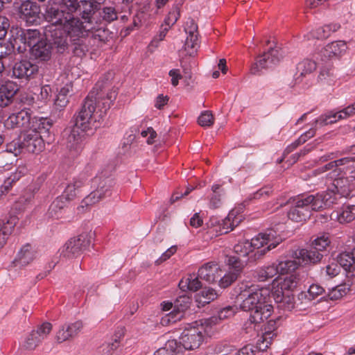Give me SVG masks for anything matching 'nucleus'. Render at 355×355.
<instances>
[{
	"instance_id": "obj_34",
	"label": "nucleus",
	"mask_w": 355,
	"mask_h": 355,
	"mask_svg": "<svg viewBox=\"0 0 355 355\" xmlns=\"http://www.w3.org/2000/svg\"><path fill=\"white\" fill-rule=\"evenodd\" d=\"M316 69V63L311 60H304L299 62L297 65V72L295 73V81L300 83L301 78L311 74Z\"/></svg>"
},
{
	"instance_id": "obj_57",
	"label": "nucleus",
	"mask_w": 355,
	"mask_h": 355,
	"mask_svg": "<svg viewBox=\"0 0 355 355\" xmlns=\"http://www.w3.org/2000/svg\"><path fill=\"white\" fill-rule=\"evenodd\" d=\"M214 116L211 112L205 111L198 117V124L202 127H209L214 123Z\"/></svg>"
},
{
	"instance_id": "obj_55",
	"label": "nucleus",
	"mask_w": 355,
	"mask_h": 355,
	"mask_svg": "<svg viewBox=\"0 0 355 355\" xmlns=\"http://www.w3.org/2000/svg\"><path fill=\"white\" fill-rule=\"evenodd\" d=\"M240 273L234 271H230L227 274L220 277L219 285L221 288H226L231 285L234 281L237 279Z\"/></svg>"
},
{
	"instance_id": "obj_5",
	"label": "nucleus",
	"mask_w": 355,
	"mask_h": 355,
	"mask_svg": "<svg viewBox=\"0 0 355 355\" xmlns=\"http://www.w3.org/2000/svg\"><path fill=\"white\" fill-rule=\"evenodd\" d=\"M62 28L66 33L67 42H68V37L70 40L71 48L74 54L79 57L85 55L88 51L87 36L88 35V31L92 29L85 28L84 21H81L78 18L74 17ZM67 44L69 48V43Z\"/></svg>"
},
{
	"instance_id": "obj_47",
	"label": "nucleus",
	"mask_w": 355,
	"mask_h": 355,
	"mask_svg": "<svg viewBox=\"0 0 355 355\" xmlns=\"http://www.w3.org/2000/svg\"><path fill=\"white\" fill-rule=\"evenodd\" d=\"M278 272L276 265L268 266L258 271L257 277L260 282H265L273 278Z\"/></svg>"
},
{
	"instance_id": "obj_29",
	"label": "nucleus",
	"mask_w": 355,
	"mask_h": 355,
	"mask_svg": "<svg viewBox=\"0 0 355 355\" xmlns=\"http://www.w3.org/2000/svg\"><path fill=\"white\" fill-rule=\"evenodd\" d=\"M49 39H42L35 46L33 47L31 50V53L35 59L41 61H46L50 59L51 55V46L47 43L46 40Z\"/></svg>"
},
{
	"instance_id": "obj_22",
	"label": "nucleus",
	"mask_w": 355,
	"mask_h": 355,
	"mask_svg": "<svg viewBox=\"0 0 355 355\" xmlns=\"http://www.w3.org/2000/svg\"><path fill=\"white\" fill-rule=\"evenodd\" d=\"M83 327V322L80 320L72 323L64 324L56 334V340L58 343H62L78 335Z\"/></svg>"
},
{
	"instance_id": "obj_53",
	"label": "nucleus",
	"mask_w": 355,
	"mask_h": 355,
	"mask_svg": "<svg viewBox=\"0 0 355 355\" xmlns=\"http://www.w3.org/2000/svg\"><path fill=\"white\" fill-rule=\"evenodd\" d=\"M191 298L185 295L178 297L174 302V309L180 312H184L189 308Z\"/></svg>"
},
{
	"instance_id": "obj_43",
	"label": "nucleus",
	"mask_w": 355,
	"mask_h": 355,
	"mask_svg": "<svg viewBox=\"0 0 355 355\" xmlns=\"http://www.w3.org/2000/svg\"><path fill=\"white\" fill-rule=\"evenodd\" d=\"M300 262L295 259H286L279 261L276 265L280 275L288 274L294 272L299 266Z\"/></svg>"
},
{
	"instance_id": "obj_38",
	"label": "nucleus",
	"mask_w": 355,
	"mask_h": 355,
	"mask_svg": "<svg viewBox=\"0 0 355 355\" xmlns=\"http://www.w3.org/2000/svg\"><path fill=\"white\" fill-rule=\"evenodd\" d=\"M15 43L11 42H0V60H6L11 65L15 59Z\"/></svg>"
},
{
	"instance_id": "obj_13",
	"label": "nucleus",
	"mask_w": 355,
	"mask_h": 355,
	"mask_svg": "<svg viewBox=\"0 0 355 355\" xmlns=\"http://www.w3.org/2000/svg\"><path fill=\"white\" fill-rule=\"evenodd\" d=\"M184 31L187 34L184 45V50L192 56L200 46L198 25L193 19H189L184 26Z\"/></svg>"
},
{
	"instance_id": "obj_17",
	"label": "nucleus",
	"mask_w": 355,
	"mask_h": 355,
	"mask_svg": "<svg viewBox=\"0 0 355 355\" xmlns=\"http://www.w3.org/2000/svg\"><path fill=\"white\" fill-rule=\"evenodd\" d=\"M44 37L37 29H20L17 33V37L14 39L15 44L22 43L30 47V49L35 46Z\"/></svg>"
},
{
	"instance_id": "obj_25",
	"label": "nucleus",
	"mask_w": 355,
	"mask_h": 355,
	"mask_svg": "<svg viewBox=\"0 0 355 355\" xmlns=\"http://www.w3.org/2000/svg\"><path fill=\"white\" fill-rule=\"evenodd\" d=\"M221 270L218 264L214 262H209L204 264L198 270V277L209 283L216 282L221 276Z\"/></svg>"
},
{
	"instance_id": "obj_19",
	"label": "nucleus",
	"mask_w": 355,
	"mask_h": 355,
	"mask_svg": "<svg viewBox=\"0 0 355 355\" xmlns=\"http://www.w3.org/2000/svg\"><path fill=\"white\" fill-rule=\"evenodd\" d=\"M87 180V178L85 173L80 174L77 178H73L67 183L64 191L60 196L69 202L73 200L80 193Z\"/></svg>"
},
{
	"instance_id": "obj_28",
	"label": "nucleus",
	"mask_w": 355,
	"mask_h": 355,
	"mask_svg": "<svg viewBox=\"0 0 355 355\" xmlns=\"http://www.w3.org/2000/svg\"><path fill=\"white\" fill-rule=\"evenodd\" d=\"M36 257V252L28 243L23 245L14 260L15 266H26Z\"/></svg>"
},
{
	"instance_id": "obj_8",
	"label": "nucleus",
	"mask_w": 355,
	"mask_h": 355,
	"mask_svg": "<svg viewBox=\"0 0 355 355\" xmlns=\"http://www.w3.org/2000/svg\"><path fill=\"white\" fill-rule=\"evenodd\" d=\"M92 234L83 233L76 238L69 239L60 250V259H73L82 254L89 247Z\"/></svg>"
},
{
	"instance_id": "obj_30",
	"label": "nucleus",
	"mask_w": 355,
	"mask_h": 355,
	"mask_svg": "<svg viewBox=\"0 0 355 355\" xmlns=\"http://www.w3.org/2000/svg\"><path fill=\"white\" fill-rule=\"evenodd\" d=\"M336 262L340 268H343L348 277H355V261L349 252L341 253L338 255Z\"/></svg>"
},
{
	"instance_id": "obj_58",
	"label": "nucleus",
	"mask_w": 355,
	"mask_h": 355,
	"mask_svg": "<svg viewBox=\"0 0 355 355\" xmlns=\"http://www.w3.org/2000/svg\"><path fill=\"white\" fill-rule=\"evenodd\" d=\"M183 317V313L173 309L165 318H162V322L166 324L175 323L180 321Z\"/></svg>"
},
{
	"instance_id": "obj_41",
	"label": "nucleus",
	"mask_w": 355,
	"mask_h": 355,
	"mask_svg": "<svg viewBox=\"0 0 355 355\" xmlns=\"http://www.w3.org/2000/svg\"><path fill=\"white\" fill-rule=\"evenodd\" d=\"M322 295H324L322 297H327L325 289L318 284H313L309 288L308 294L301 293L298 298L300 300L305 297L311 301Z\"/></svg>"
},
{
	"instance_id": "obj_62",
	"label": "nucleus",
	"mask_w": 355,
	"mask_h": 355,
	"mask_svg": "<svg viewBox=\"0 0 355 355\" xmlns=\"http://www.w3.org/2000/svg\"><path fill=\"white\" fill-rule=\"evenodd\" d=\"M318 80L331 85L334 82L333 73L329 69H322L318 76Z\"/></svg>"
},
{
	"instance_id": "obj_9",
	"label": "nucleus",
	"mask_w": 355,
	"mask_h": 355,
	"mask_svg": "<svg viewBox=\"0 0 355 355\" xmlns=\"http://www.w3.org/2000/svg\"><path fill=\"white\" fill-rule=\"evenodd\" d=\"M200 322L199 324L198 322L196 321L183 331L178 343L180 348L182 347L185 349L191 350L199 347L203 340V332L206 331L204 327L205 324L201 321Z\"/></svg>"
},
{
	"instance_id": "obj_35",
	"label": "nucleus",
	"mask_w": 355,
	"mask_h": 355,
	"mask_svg": "<svg viewBox=\"0 0 355 355\" xmlns=\"http://www.w3.org/2000/svg\"><path fill=\"white\" fill-rule=\"evenodd\" d=\"M68 203L69 202L64 200L61 196L57 197L49 208V216L53 218L62 217V212L64 208L67 207Z\"/></svg>"
},
{
	"instance_id": "obj_45",
	"label": "nucleus",
	"mask_w": 355,
	"mask_h": 355,
	"mask_svg": "<svg viewBox=\"0 0 355 355\" xmlns=\"http://www.w3.org/2000/svg\"><path fill=\"white\" fill-rule=\"evenodd\" d=\"M239 223L238 218L234 216V214L232 211L228 216L222 220L220 224V232L221 234H227L233 230L234 227Z\"/></svg>"
},
{
	"instance_id": "obj_56",
	"label": "nucleus",
	"mask_w": 355,
	"mask_h": 355,
	"mask_svg": "<svg viewBox=\"0 0 355 355\" xmlns=\"http://www.w3.org/2000/svg\"><path fill=\"white\" fill-rule=\"evenodd\" d=\"M273 338H271L270 334H263L257 340V345L254 348L257 349L259 351L263 352L266 350L269 345L271 344V342Z\"/></svg>"
},
{
	"instance_id": "obj_33",
	"label": "nucleus",
	"mask_w": 355,
	"mask_h": 355,
	"mask_svg": "<svg viewBox=\"0 0 355 355\" xmlns=\"http://www.w3.org/2000/svg\"><path fill=\"white\" fill-rule=\"evenodd\" d=\"M340 28V25L337 23L329 24L319 27L315 30L311 31L308 35L309 39L311 37L315 39H326L329 37L331 33L336 32Z\"/></svg>"
},
{
	"instance_id": "obj_52",
	"label": "nucleus",
	"mask_w": 355,
	"mask_h": 355,
	"mask_svg": "<svg viewBox=\"0 0 355 355\" xmlns=\"http://www.w3.org/2000/svg\"><path fill=\"white\" fill-rule=\"evenodd\" d=\"M227 263L230 266V271H234L241 274L246 261L242 260L241 257L239 256H230L228 257Z\"/></svg>"
},
{
	"instance_id": "obj_54",
	"label": "nucleus",
	"mask_w": 355,
	"mask_h": 355,
	"mask_svg": "<svg viewBox=\"0 0 355 355\" xmlns=\"http://www.w3.org/2000/svg\"><path fill=\"white\" fill-rule=\"evenodd\" d=\"M218 295L216 291L211 288H205L200 293V301L202 303L208 304L211 301H214L218 297Z\"/></svg>"
},
{
	"instance_id": "obj_16",
	"label": "nucleus",
	"mask_w": 355,
	"mask_h": 355,
	"mask_svg": "<svg viewBox=\"0 0 355 355\" xmlns=\"http://www.w3.org/2000/svg\"><path fill=\"white\" fill-rule=\"evenodd\" d=\"M22 148L24 151L37 153L44 147V141L41 135L32 129H28L22 135Z\"/></svg>"
},
{
	"instance_id": "obj_15",
	"label": "nucleus",
	"mask_w": 355,
	"mask_h": 355,
	"mask_svg": "<svg viewBox=\"0 0 355 355\" xmlns=\"http://www.w3.org/2000/svg\"><path fill=\"white\" fill-rule=\"evenodd\" d=\"M33 118L29 109H23L17 113L11 114L6 121L8 128H23L24 131L31 129Z\"/></svg>"
},
{
	"instance_id": "obj_51",
	"label": "nucleus",
	"mask_w": 355,
	"mask_h": 355,
	"mask_svg": "<svg viewBox=\"0 0 355 355\" xmlns=\"http://www.w3.org/2000/svg\"><path fill=\"white\" fill-rule=\"evenodd\" d=\"M234 251L237 254L236 256L243 258H245L250 254L252 253L248 240L239 242L235 245L234 247Z\"/></svg>"
},
{
	"instance_id": "obj_1",
	"label": "nucleus",
	"mask_w": 355,
	"mask_h": 355,
	"mask_svg": "<svg viewBox=\"0 0 355 355\" xmlns=\"http://www.w3.org/2000/svg\"><path fill=\"white\" fill-rule=\"evenodd\" d=\"M116 96V89L110 90L105 96L96 85L85 98L80 110L76 114L74 126L66 128L62 132V141L70 158L77 157L83 148V135L79 130L88 135L93 134L101 126L103 117Z\"/></svg>"
},
{
	"instance_id": "obj_2",
	"label": "nucleus",
	"mask_w": 355,
	"mask_h": 355,
	"mask_svg": "<svg viewBox=\"0 0 355 355\" xmlns=\"http://www.w3.org/2000/svg\"><path fill=\"white\" fill-rule=\"evenodd\" d=\"M335 200L332 191H326L316 194L298 196L279 202V207L291 205L288 218L295 222L306 220L311 216V210L318 211L331 206Z\"/></svg>"
},
{
	"instance_id": "obj_26",
	"label": "nucleus",
	"mask_w": 355,
	"mask_h": 355,
	"mask_svg": "<svg viewBox=\"0 0 355 355\" xmlns=\"http://www.w3.org/2000/svg\"><path fill=\"white\" fill-rule=\"evenodd\" d=\"M18 89V85L13 81L8 80L0 84V107L10 104Z\"/></svg>"
},
{
	"instance_id": "obj_37",
	"label": "nucleus",
	"mask_w": 355,
	"mask_h": 355,
	"mask_svg": "<svg viewBox=\"0 0 355 355\" xmlns=\"http://www.w3.org/2000/svg\"><path fill=\"white\" fill-rule=\"evenodd\" d=\"M236 308L232 306H227L221 309L218 311L217 315L212 316L209 319L205 321V325L211 326L212 324H216L218 322V320H223L225 319L230 318L232 317L236 313Z\"/></svg>"
},
{
	"instance_id": "obj_59",
	"label": "nucleus",
	"mask_w": 355,
	"mask_h": 355,
	"mask_svg": "<svg viewBox=\"0 0 355 355\" xmlns=\"http://www.w3.org/2000/svg\"><path fill=\"white\" fill-rule=\"evenodd\" d=\"M123 336H124V328L123 327L118 328L114 334V342L112 343H109L107 345V352H110L111 350L112 351L115 350L119 346L118 343H119L120 339L121 338H123Z\"/></svg>"
},
{
	"instance_id": "obj_64",
	"label": "nucleus",
	"mask_w": 355,
	"mask_h": 355,
	"mask_svg": "<svg viewBox=\"0 0 355 355\" xmlns=\"http://www.w3.org/2000/svg\"><path fill=\"white\" fill-rule=\"evenodd\" d=\"M27 173V168L25 166H19L15 173H12L8 179L14 184L18 181L22 176Z\"/></svg>"
},
{
	"instance_id": "obj_7",
	"label": "nucleus",
	"mask_w": 355,
	"mask_h": 355,
	"mask_svg": "<svg viewBox=\"0 0 355 355\" xmlns=\"http://www.w3.org/2000/svg\"><path fill=\"white\" fill-rule=\"evenodd\" d=\"M282 239L277 235V232L274 229L268 230L264 233H260L257 236L252 238L249 241L254 259H259L263 256L266 252L275 248L282 242Z\"/></svg>"
},
{
	"instance_id": "obj_11",
	"label": "nucleus",
	"mask_w": 355,
	"mask_h": 355,
	"mask_svg": "<svg viewBox=\"0 0 355 355\" xmlns=\"http://www.w3.org/2000/svg\"><path fill=\"white\" fill-rule=\"evenodd\" d=\"M51 329V323L44 322L24 337L21 343V347L26 350L35 349L47 337Z\"/></svg>"
},
{
	"instance_id": "obj_21",
	"label": "nucleus",
	"mask_w": 355,
	"mask_h": 355,
	"mask_svg": "<svg viewBox=\"0 0 355 355\" xmlns=\"http://www.w3.org/2000/svg\"><path fill=\"white\" fill-rule=\"evenodd\" d=\"M355 113V103H353L348 107L334 112L331 111L324 115H322L316 120V123H319L320 125H328L334 123L337 121L347 118Z\"/></svg>"
},
{
	"instance_id": "obj_40",
	"label": "nucleus",
	"mask_w": 355,
	"mask_h": 355,
	"mask_svg": "<svg viewBox=\"0 0 355 355\" xmlns=\"http://www.w3.org/2000/svg\"><path fill=\"white\" fill-rule=\"evenodd\" d=\"M331 243L329 233H320L311 243V246L315 250L322 252L324 254L327 252V248Z\"/></svg>"
},
{
	"instance_id": "obj_10",
	"label": "nucleus",
	"mask_w": 355,
	"mask_h": 355,
	"mask_svg": "<svg viewBox=\"0 0 355 355\" xmlns=\"http://www.w3.org/2000/svg\"><path fill=\"white\" fill-rule=\"evenodd\" d=\"M283 58V53L278 47H270L267 51L259 55L250 69L252 74L257 75L262 69L272 67L278 64Z\"/></svg>"
},
{
	"instance_id": "obj_23",
	"label": "nucleus",
	"mask_w": 355,
	"mask_h": 355,
	"mask_svg": "<svg viewBox=\"0 0 355 355\" xmlns=\"http://www.w3.org/2000/svg\"><path fill=\"white\" fill-rule=\"evenodd\" d=\"M347 49L345 41L338 40L332 42L326 45L320 52L322 61H327L334 57H338L346 51Z\"/></svg>"
},
{
	"instance_id": "obj_4",
	"label": "nucleus",
	"mask_w": 355,
	"mask_h": 355,
	"mask_svg": "<svg viewBox=\"0 0 355 355\" xmlns=\"http://www.w3.org/2000/svg\"><path fill=\"white\" fill-rule=\"evenodd\" d=\"M45 18L51 25L45 27L44 35L58 53H64L68 49V44L66 33L62 28L73 19V17L68 15L58 5H55L47 8Z\"/></svg>"
},
{
	"instance_id": "obj_44",
	"label": "nucleus",
	"mask_w": 355,
	"mask_h": 355,
	"mask_svg": "<svg viewBox=\"0 0 355 355\" xmlns=\"http://www.w3.org/2000/svg\"><path fill=\"white\" fill-rule=\"evenodd\" d=\"M80 2L78 0H60L58 4L70 17L80 8Z\"/></svg>"
},
{
	"instance_id": "obj_60",
	"label": "nucleus",
	"mask_w": 355,
	"mask_h": 355,
	"mask_svg": "<svg viewBox=\"0 0 355 355\" xmlns=\"http://www.w3.org/2000/svg\"><path fill=\"white\" fill-rule=\"evenodd\" d=\"M279 298V297L278 296L275 300L277 302H279L280 303L282 304V306L284 307V309L291 311L293 309L295 308V302L294 301L293 297L290 295H283L282 297H280V299Z\"/></svg>"
},
{
	"instance_id": "obj_42",
	"label": "nucleus",
	"mask_w": 355,
	"mask_h": 355,
	"mask_svg": "<svg viewBox=\"0 0 355 355\" xmlns=\"http://www.w3.org/2000/svg\"><path fill=\"white\" fill-rule=\"evenodd\" d=\"M180 351V345L176 340H168L164 347L158 349L154 355H177Z\"/></svg>"
},
{
	"instance_id": "obj_18",
	"label": "nucleus",
	"mask_w": 355,
	"mask_h": 355,
	"mask_svg": "<svg viewBox=\"0 0 355 355\" xmlns=\"http://www.w3.org/2000/svg\"><path fill=\"white\" fill-rule=\"evenodd\" d=\"M80 8L78 9L82 19L85 23V28L87 29H94V22L97 20L94 17V15L97 11H100L94 3L89 0H80Z\"/></svg>"
},
{
	"instance_id": "obj_63",
	"label": "nucleus",
	"mask_w": 355,
	"mask_h": 355,
	"mask_svg": "<svg viewBox=\"0 0 355 355\" xmlns=\"http://www.w3.org/2000/svg\"><path fill=\"white\" fill-rule=\"evenodd\" d=\"M327 275L332 278L338 275L340 272V268L337 262H332L325 267Z\"/></svg>"
},
{
	"instance_id": "obj_20",
	"label": "nucleus",
	"mask_w": 355,
	"mask_h": 355,
	"mask_svg": "<svg viewBox=\"0 0 355 355\" xmlns=\"http://www.w3.org/2000/svg\"><path fill=\"white\" fill-rule=\"evenodd\" d=\"M324 255L322 252H319L311 245L306 248L300 249L295 252L296 258L299 260L300 263L304 265H316L320 263Z\"/></svg>"
},
{
	"instance_id": "obj_3",
	"label": "nucleus",
	"mask_w": 355,
	"mask_h": 355,
	"mask_svg": "<svg viewBox=\"0 0 355 355\" xmlns=\"http://www.w3.org/2000/svg\"><path fill=\"white\" fill-rule=\"evenodd\" d=\"M238 299L242 300L240 308L244 311H251L248 321L257 324L268 319L273 311V306L262 294V291L254 285L243 284L239 287Z\"/></svg>"
},
{
	"instance_id": "obj_31",
	"label": "nucleus",
	"mask_w": 355,
	"mask_h": 355,
	"mask_svg": "<svg viewBox=\"0 0 355 355\" xmlns=\"http://www.w3.org/2000/svg\"><path fill=\"white\" fill-rule=\"evenodd\" d=\"M331 217H335L340 223H349L355 219V205H343L331 214Z\"/></svg>"
},
{
	"instance_id": "obj_24",
	"label": "nucleus",
	"mask_w": 355,
	"mask_h": 355,
	"mask_svg": "<svg viewBox=\"0 0 355 355\" xmlns=\"http://www.w3.org/2000/svg\"><path fill=\"white\" fill-rule=\"evenodd\" d=\"M52 125L51 120L48 118L33 117L31 129L40 134L44 141L49 142L50 139H48L51 138L50 130Z\"/></svg>"
},
{
	"instance_id": "obj_50",
	"label": "nucleus",
	"mask_w": 355,
	"mask_h": 355,
	"mask_svg": "<svg viewBox=\"0 0 355 355\" xmlns=\"http://www.w3.org/2000/svg\"><path fill=\"white\" fill-rule=\"evenodd\" d=\"M99 14L101 17L108 23H111L118 19V12L115 8L112 6L101 8Z\"/></svg>"
},
{
	"instance_id": "obj_39",
	"label": "nucleus",
	"mask_w": 355,
	"mask_h": 355,
	"mask_svg": "<svg viewBox=\"0 0 355 355\" xmlns=\"http://www.w3.org/2000/svg\"><path fill=\"white\" fill-rule=\"evenodd\" d=\"M199 277L195 276L194 275H190L189 277L182 279L179 282V287L182 291L189 290L191 291H197L198 289L202 288L201 282L199 280Z\"/></svg>"
},
{
	"instance_id": "obj_36",
	"label": "nucleus",
	"mask_w": 355,
	"mask_h": 355,
	"mask_svg": "<svg viewBox=\"0 0 355 355\" xmlns=\"http://www.w3.org/2000/svg\"><path fill=\"white\" fill-rule=\"evenodd\" d=\"M73 86L71 83H67L59 91L56 98L55 99V105L58 109L64 107L69 103V96H70L73 92Z\"/></svg>"
},
{
	"instance_id": "obj_6",
	"label": "nucleus",
	"mask_w": 355,
	"mask_h": 355,
	"mask_svg": "<svg viewBox=\"0 0 355 355\" xmlns=\"http://www.w3.org/2000/svg\"><path fill=\"white\" fill-rule=\"evenodd\" d=\"M93 183L97 184L96 189L86 196L82 203L85 206L92 205L100 200L111 196L114 182L111 174L107 171H102L93 180Z\"/></svg>"
},
{
	"instance_id": "obj_27",
	"label": "nucleus",
	"mask_w": 355,
	"mask_h": 355,
	"mask_svg": "<svg viewBox=\"0 0 355 355\" xmlns=\"http://www.w3.org/2000/svg\"><path fill=\"white\" fill-rule=\"evenodd\" d=\"M17 221L18 218L15 216L0 219V249L6 243Z\"/></svg>"
},
{
	"instance_id": "obj_61",
	"label": "nucleus",
	"mask_w": 355,
	"mask_h": 355,
	"mask_svg": "<svg viewBox=\"0 0 355 355\" xmlns=\"http://www.w3.org/2000/svg\"><path fill=\"white\" fill-rule=\"evenodd\" d=\"M297 286L296 278L293 276H289L284 279V282L281 284V289L282 291H293Z\"/></svg>"
},
{
	"instance_id": "obj_32",
	"label": "nucleus",
	"mask_w": 355,
	"mask_h": 355,
	"mask_svg": "<svg viewBox=\"0 0 355 355\" xmlns=\"http://www.w3.org/2000/svg\"><path fill=\"white\" fill-rule=\"evenodd\" d=\"M349 291L355 292V281L352 282L350 285L345 283L329 288L327 297L331 300H337L347 295Z\"/></svg>"
},
{
	"instance_id": "obj_48",
	"label": "nucleus",
	"mask_w": 355,
	"mask_h": 355,
	"mask_svg": "<svg viewBox=\"0 0 355 355\" xmlns=\"http://www.w3.org/2000/svg\"><path fill=\"white\" fill-rule=\"evenodd\" d=\"M95 26L93 30L88 31L87 37H91L99 42H105L107 40V31L101 27V24L98 21L94 22Z\"/></svg>"
},
{
	"instance_id": "obj_12",
	"label": "nucleus",
	"mask_w": 355,
	"mask_h": 355,
	"mask_svg": "<svg viewBox=\"0 0 355 355\" xmlns=\"http://www.w3.org/2000/svg\"><path fill=\"white\" fill-rule=\"evenodd\" d=\"M18 15L28 25L39 24L42 19L40 6L31 1H25L21 4Z\"/></svg>"
},
{
	"instance_id": "obj_49",
	"label": "nucleus",
	"mask_w": 355,
	"mask_h": 355,
	"mask_svg": "<svg viewBox=\"0 0 355 355\" xmlns=\"http://www.w3.org/2000/svg\"><path fill=\"white\" fill-rule=\"evenodd\" d=\"M220 185L216 184L211 187L213 195L211 196L209 201V207L211 209H216L220 207L222 201L220 196L223 194V190L220 189Z\"/></svg>"
},
{
	"instance_id": "obj_14",
	"label": "nucleus",
	"mask_w": 355,
	"mask_h": 355,
	"mask_svg": "<svg viewBox=\"0 0 355 355\" xmlns=\"http://www.w3.org/2000/svg\"><path fill=\"white\" fill-rule=\"evenodd\" d=\"M38 66L30 60H23L15 63L12 68L11 76L15 78L29 80L38 72Z\"/></svg>"
},
{
	"instance_id": "obj_46",
	"label": "nucleus",
	"mask_w": 355,
	"mask_h": 355,
	"mask_svg": "<svg viewBox=\"0 0 355 355\" xmlns=\"http://www.w3.org/2000/svg\"><path fill=\"white\" fill-rule=\"evenodd\" d=\"M282 318L281 316L277 317L275 319L270 320L267 322L264 327L263 334H270L271 338H273L277 336V330L282 324Z\"/></svg>"
}]
</instances>
